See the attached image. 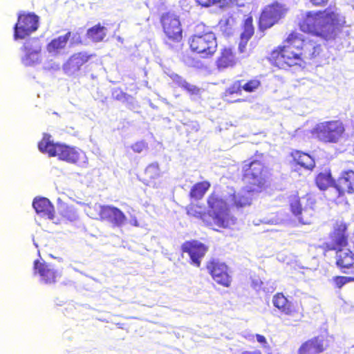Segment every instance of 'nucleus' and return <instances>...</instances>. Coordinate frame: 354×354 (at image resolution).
I'll return each instance as SVG.
<instances>
[{"label": "nucleus", "instance_id": "1", "mask_svg": "<svg viewBox=\"0 0 354 354\" xmlns=\"http://www.w3.org/2000/svg\"><path fill=\"white\" fill-rule=\"evenodd\" d=\"M321 45L311 39H306L302 35L292 31L279 45L270 52L268 60L274 66L287 70L292 67H302L306 62L319 56Z\"/></svg>", "mask_w": 354, "mask_h": 354}, {"label": "nucleus", "instance_id": "2", "mask_svg": "<svg viewBox=\"0 0 354 354\" xmlns=\"http://www.w3.org/2000/svg\"><path fill=\"white\" fill-rule=\"evenodd\" d=\"M346 23L345 17L338 9L330 6L324 10L306 12L301 15L298 26L304 33L329 41L335 39Z\"/></svg>", "mask_w": 354, "mask_h": 354}, {"label": "nucleus", "instance_id": "3", "mask_svg": "<svg viewBox=\"0 0 354 354\" xmlns=\"http://www.w3.org/2000/svg\"><path fill=\"white\" fill-rule=\"evenodd\" d=\"M288 202L290 212L299 223H311L317 213V199L315 194L308 192L301 198L296 192L288 197Z\"/></svg>", "mask_w": 354, "mask_h": 354}, {"label": "nucleus", "instance_id": "4", "mask_svg": "<svg viewBox=\"0 0 354 354\" xmlns=\"http://www.w3.org/2000/svg\"><path fill=\"white\" fill-rule=\"evenodd\" d=\"M242 180L253 191L261 192L268 186L270 170L265 162L259 159L243 162Z\"/></svg>", "mask_w": 354, "mask_h": 354}, {"label": "nucleus", "instance_id": "5", "mask_svg": "<svg viewBox=\"0 0 354 354\" xmlns=\"http://www.w3.org/2000/svg\"><path fill=\"white\" fill-rule=\"evenodd\" d=\"M38 149L49 157H57L59 160L69 163L77 164L80 160L81 151L79 149L64 143L54 142L51 140V136L48 133H44L38 142Z\"/></svg>", "mask_w": 354, "mask_h": 354}, {"label": "nucleus", "instance_id": "6", "mask_svg": "<svg viewBox=\"0 0 354 354\" xmlns=\"http://www.w3.org/2000/svg\"><path fill=\"white\" fill-rule=\"evenodd\" d=\"M346 133V127L340 120H330L317 123L312 130L313 136L324 144H337Z\"/></svg>", "mask_w": 354, "mask_h": 354}, {"label": "nucleus", "instance_id": "7", "mask_svg": "<svg viewBox=\"0 0 354 354\" xmlns=\"http://www.w3.org/2000/svg\"><path fill=\"white\" fill-rule=\"evenodd\" d=\"M273 306L280 313V319L286 326H293L304 317L301 306L290 301L283 292H277L272 297Z\"/></svg>", "mask_w": 354, "mask_h": 354}, {"label": "nucleus", "instance_id": "8", "mask_svg": "<svg viewBox=\"0 0 354 354\" xmlns=\"http://www.w3.org/2000/svg\"><path fill=\"white\" fill-rule=\"evenodd\" d=\"M207 214L212 219L213 225L221 228H227L232 220L227 203L218 193L212 192L207 198Z\"/></svg>", "mask_w": 354, "mask_h": 354}, {"label": "nucleus", "instance_id": "9", "mask_svg": "<svg viewBox=\"0 0 354 354\" xmlns=\"http://www.w3.org/2000/svg\"><path fill=\"white\" fill-rule=\"evenodd\" d=\"M188 44L192 53L203 59L214 56L218 47L216 35L212 31L192 35L188 39Z\"/></svg>", "mask_w": 354, "mask_h": 354}, {"label": "nucleus", "instance_id": "10", "mask_svg": "<svg viewBox=\"0 0 354 354\" xmlns=\"http://www.w3.org/2000/svg\"><path fill=\"white\" fill-rule=\"evenodd\" d=\"M288 11L286 5L274 1L266 6L261 12L258 21L259 29L267 30L277 24Z\"/></svg>", "mask_w": 354, "mask_h": 354}, {"label": "nucleus", "instance_id": "11", "mask_svg": "<svg viewBox=\"0 0 354 354\" xmlns=\"http://www.w3.org/2000/svg\"><path fill=\"white\" fill-rule=\"evenodd\" d=\"M243 80H237L233 82L229 87L225 89L222 94V99L228 103L242 102V99L234 100V95H241L242 91L251 93H254L261 87V81L258 76H255L244 83Z\"/></svg>", "mask_w": 354, "mask_h": 354}, {"label": "nucleus", "instance_id": "12", "mask_svg": "<svg viewBox=\"0 0 354 354\" xmlns=\"http://www.w3.org/2000/svg\"><path fill=\"white\" fill-rule=\"evenodd\" d=\"M160 22L169 41L171 43L182 41L183 31L179 16L173 12H167L160 16Z\"/></svg>", "mask_w": 354, "mask_h": 354}, {"label": "nucleus", "instance_id": "13", "mask_svg": "<svg viewBox=\"0 0 354 354\" xmlns=\"http://www.w3.org/2000/svg\"><path fill=\"white\" fill-rule=\"evenodd\" d=\"M330 241L324 243L321 248L324 252L343 250L348 245V225L344 222L336 223L329 234Z\"/></svg>", "mask_w": 354, "mask_h": 354}, {"label": "nucleus", "instance_id": "14", "mask_svg": "<svg viewBox=\"0 0 354 354\" xmlns=\"http://www.w3.org/2000/svg\"><path fill=\"white\" fill-rule=\"evenodd\" d=\"M39 17L34 13H22L18 15L14 26V39H23L37 30Z\"/></svg>", "mask_w": 354, "mask_h": 354}, {"label": "nucleus", "instance_id": "15", "mask_svg": "<svg viewBox=\"0 0 354 354\" xmlns=\"http://www.w3.org/2000/svg\"><path fill=\"white\" fill-rule=\"evenodd\" d=\"M33 273L39 277L41 283L51 286L57 283L61 273L50 263L36 259L33 262Z\"/></svg>", "mask_w": 354, "mask_h": 354}, {"label": "nucleus", "instance_id": "16", "mask_svg": "<svg viewBox=\"0 0 354 354\" xmlns=\"http://www.w3.org/2000/svg\"><path fill=\"white\" fill-rule=\"evenodd\" d=\"M208 246L201 241L192 239L185 241L180 247L183 253H187L190 259V264L199 268L202 259L208 251Z\"/></svg>", "mask_w": 354, "mask_h": 354}, {"label": "nucleus", "instance_id": "17", "mask_svg": "<svg viewBox=\"0 0 354 354\" xmlns=\"http://www.w3.org/2000/svg\"><path fill=\"white\" fill-rule=\"evenodd\" d=\"M95 57V54H88L85 51L75 53L63 64V70L69 75H75L82 66L86 68L88 65L93 64L92 59Z\"/></svg>", "mask_w": 354, "mask_h": 354}, {"label": "nucleus", "instance_id": "18", "mask_svg": "<svg viewBox=\"0 0 354 354\" xmlns=\"http://www.w3.org/2000/svg\"><path fill=\"white\" fill-rule=\"evenodd\" d=\"M206 268L217 284L226 288L230 286L232 277L228 273V267L225 263L217 259H211L207 262Z\"/></svg>", "mask_w": 354, "mask_h": 354}, {"label": "nucleus", "instance_id": "19", "mask_svg": "<svg viewBox=\"0 0 354 354\" xmlns=\"http://www.w3.org/2000/svg\"><path fill=\"white\" fill-rule=\"evenodd\" d=\"M100 220L110 223L113 227H121L127 220L125 214L112 205H101L98 213Z\"/></svg>", "mask_w": 354, "mask_h": 354}, {"label": "nucleus", "instance_id": "20", "mask_svg": "<svg viewBox=\"0 0 354 354\" xmlns=\"http://www.w3.org/2000/svg\"><path fill=\"white\" fill-rule=\"evenodd\" d=\"M71 37H72V44H82V38L79 32H76L72 35V32L68 31L64 35L53 39L46 46L47 51L53 55L59 54L61 50L66 48Z\"/></svg>", "mask_w": 354, "mask_h": 354}, {"label": "nucleus", "instance_id": "21", "mask_svg": "<svg viewBox=\"0 0 354 354\" xmlns=\"http://www.w3.org/2000/svg\"><path fill=\"white\" fill-rule=\"evenodd\" d=\"M328 347L324 336L317 335L304 342L299 347L297 354H320Z\"/></svg>", "mask_w": 354, "mask_h": 354}, {"label": "nucleus", "instance_id": "22", "mask_svg": "<svg viewBox=\"0 0 354 354\" xmlns=\"http://www.w3.org/2000/svg\"><path fill=\"white\" fill-rule=\"evenodd\" d=\"M41 50V47L38 44L37 38L26 40L21 47V50L25 53L24 56L21 58L23 64L26 66H30L37 62L38 59L37 56Z\"/></svg>", "mask_w": 354, "mask_h": 354}, {"label": "nucleus", "instance_id": "23", "mask_svg": "<svg viewBox=\"0 0 354 354\" xmlns=\"http://www.w3.org/2000/svg\"><path fill=\"white\" fill-rule=\"evenodd\" d=\"M335 264L344 273L354 274V253L349 249L335 252Z\"/></svg>", "mask_w": 354, "mask_h": 354}, {"label": "nucleus", "instance_id": "24", "mask_svg": "<svg viewBox=\"0 0 354 354\" xmlns=\"http://www.w3.org/2000/svg\"><path fill=\"white\" fill-rule=\"evenodd\" d=\"M337 190L338 197H342L346 193H354V171L353 170L344 171L333 184Z\"/></svg>", "mask_w": 354, "mask_h": 354}, {"label": "nucleus", "instance_id": "25", "mask_svg": "<svg viewBox=\"0 0 354 354\" xmlns=\"http://www.w3.org/2000/svg\"><path fill=\"white\" fill-rule=\"evenodd\" d=\"M237 62L238 59L235 53L230 48H223L221 49L215 64L218 71H223L227 68L234 67Z\"/></svg>", "mask_w": 354, "mask_h": 354}, {"label": "nucleus", "instance_id": "26", "mask_svg": "<svg viewBox=\"0 0 354 354\" xmlns=\"http://www.w3.org/2000/svg\"><path fill=\"white\" fill-rule=\"evenodd\" d=\"M32 207L41 217L50 220L55 218L54 206L47 198H35L32 201Z\"/></svg>", "mask_w": 354, "mask_h": 354}, {"label": "nucleus", "instance_id": "27", "mask_svg": "<svg viewBox=\"0 0 354 354\" xmlns=\"http://www.w3.org/2000/svg\"><path fill=\"white\" fill-rule=\"evenodd\" d=\"M292 158V163L306 170H313L315 167L314 158L308 153L299 150H292L290 153Z\"/></svg>", "mask_w": 354, "mask_h": 354}, {"label": "nucleus", "instance_id": "28", "mask_svg": "<svg viewBox=\"0 0 354 354\" xmlns=\"http://www.w3.org/2000/svg\"><path fill=\"white\" fill-rule=\"evenodd\" d=\"M255 191L248 188L242 189L232 194V205L236 208H242L251 205L252 201V193Z\"/></svg>", "mask_w": 354, "mask_h": 354}, {"label": "nucleus", "instance_id": "29", "mask_svg": "<svg viewBox=\"0 0 354 354\" xmlns=\"http://www.w3.org/2000/svg\"><path fill=\"white\" fill-rule=\"evenodd\" d=\"M161 171L158 163H151L145 169L140 180L147 186H155Z\"/></svg>", "mask_w": 354, "mask_h": 354}, {"label": "nucleus", "instance_id": "30", "mask_svg": "<svg viewBox=\"0 0 354 354\" xmlns=\"http://www.w3.org/2000/svg\"><path fill=\"white\" fill-rule=\"evenodd\" d=\"M186 212L189 216L201 220L207 227H213V223L212 222V219L209 218V214L203 211L201 206L191 203L187 206Z\"/></svg>", "mask_w": 354, "mask_h": 354}, {"label": "nucleus", "instance_id": "31", "mask_svg": "<svg viewBox=\"0 0 354 354\" xmlns=\"http://www.w3.org/2000/svg\"><path fill=\"white\" fill-rule=\"evenodd\" d=\"M315 183L320 190L325 191L330 186L333 187V184L336 182L332 177L330 170L325 169L316 176Z\"/></svg>", "mask_w": 354, "mask_h": 354}, {"label": "nucleus", "instance_id": "32", "mask_svg": "<svg viewBox=\"0 0 354 354\" xmlns=\"http://www.w3.org/2000/svg\"><path fill=\"white\" fill-rule=\"evenodd\" d=\"M210 187L211 183L208 180L198 182L191 187L189 196L196 201L201 200Z\"/></svg>", "mask_w": 354, "mask_h": 354}, {"label": "nucleus", "instance_id": "33", "mask_svg": "<svg viewBox=\"0 0 354 354\" xmlns=\"http://www.w3.org/2000/svg\"><path fill=\"white\" fill-rule=\"evenodd\" d=\"M106 28L100 24H97L88 29L86 36L93 42L98 43L104 40L106 34Z\"/></svg>", "mask_w": 354, "mask_h": 354}, {"label": "nucleus", "instance_id": "34", "mask_svg": "<svg viewBox=\"0 0 354 354\" xmlns=\"http://www.w3.org/2000/svg\"><path fill=\"white\" fill-rule=\"evenodd\" d=\"M254 33V28L253 26V19L251 16L247 17L243 22V32L241 35V45L244 47L249 39Z\"/></svg>", "mask_w": 354, "mask_h": 354}, {"label": "nucleus", "instance_id": "35", "mask_svg": "<svg viewBox=\"0 0 354 354\" xmlns=\"http://www.w3.org/2000/svg\"><path fill=\"white\" fill-rule=\"evenodd\" d=\"M202 7L208 8L218 5L220 8L230 7L237 4L238 0H195Z\"/></svg>", "mask_w": 354, "mask_h": 354}, {"label": "nucleus", "instance_id": "36", "mask_svg": "<svg viewBox=\"0 0 354 354\" xmlns=\"http://www.w3.org/2000/svg\"><path fill=\"white\" fill-rule=\"evenodd\" d=\"M171 79L175 82L179 86L186 89L187 91L194 93L198 91V88L195 86H192L183 79L181 76L176 73H172L169 75Z\"/></svg>", "mask_w": 354, "mask_h": 354}, {"label": "nucleus", "instance_id": "37", "mask_svg": "<svg viewBox=\"0 0 354 354\" xmlns=\"http://www.w3.org/2000/svg\"><path fill=\"white\" fill-rule=\"evenodd\" d=\"M349 277L335 276L333 278V281L337 288H341L346 283L354 281V274H350Z\"/></svg>", "mask_w": 354, "mask_h": 354}, {"label": "nucleus", "instance_id": "38", "mask_svg": "<svg viewBox=\"0 0 354 354\" xmlns=\"http://www.w3.org/2000/svg\"><path fill=\"white\" fill-rule=\"evenodd\" d=\"M132 150L136 153H140L147 148V145L143 141H139L131 145Z\"/></svg>", "mask_w": 354, "mask_h": 354}, {"label": "nucleus", "instance_id": "39", "mask_svg": "<svg viewBox=\"0 0 354 354\" xmlns=\"http://www.w3.org/2000/svg\"><path fill=\"white\" fill-rule=\"evenodd\" d=\"M255 337L257 342L259 343L263 348H269L268 343L265 336L260 334H256Z\"/></svg>", "mask_w": 354, "mask_h": 354}, {"label": "nucleus", "instance_id": "40", "mask_svg": "<svg viewBox=\"0 0 354 354\" xmlns=\"http://www.w3.org/2000/svg\"><path fill=\"white\" fill-rule=\"evenodd\" d=\"M310 1L315 6H324L328 0H310Z\"/></svg>", "mask_w": 354, "mask_h": 354}, {"label": "nucleus", "instance_id": "41", "mask_svg": "<svg viewBox=\"0 0 354 354\" xmlns=\"http://www.w3.org/2000/svg\"><path fill=\"white\" fill-rule=\"evenodd\" d=\"M241 354H262L259 350L255 351H244Z\"/></svg>", "mask_w": 354, "mask_h": 354}, {"label": "nucleus", "instance_id": "42", "mask_svg": "<svg viewBox=\"0 0 354 354\" xmlns=\"http://www.w3.org/2000/svg\"><path fill=\"white\" fill-rule=\"evenodd\" d=\"M122 95H124V97L127 95V94L124 93H122Z\"/></svg>", "mask_w": 354, "mask_h": 354}, {"label": "nucleus", "instance_id": "43", "mask_svg": "<svg viewBox=\"0 0 354 354\" xmlns=\"http://www.w3.org/2000/svg\"><path fill=\"white\" fill-rule=\"evenodd\" d=\"M352 136H354V131H353V133Z\"/></svg>", "mask_w": 354, "mask_h": 354}]
</instances>
